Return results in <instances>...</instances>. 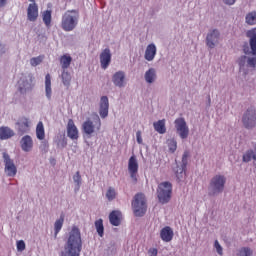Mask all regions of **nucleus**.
<instances>
[{
	"label": "nucleus",
	"instance_id": "obj_30",
	"mask_svg": "<svg viewBox=\"0 0 256 256\" xmlns=\"http://www.w3.org/2000/svg\"><path fill=\"white\" fill-rule=\"evenodd\" d=\"M157 77V74L155 73V69L150 68L148 71L145 73V81L147 83H153Z\"/></svg>",
	"mask_w": 256,
	"mask_h": 256
},
{
	"label": "nucleus",
	"instance_id": "obj_5",
	"mask_svg": "<svg viewBox=\"0 0 256 256\" xmlns=\"http://www.w3.org/2000/svg\"><path fill=\"white\" fill-rule=\"evenodd\" d=\"M82 131L85 135L91 137L93 133H97V131H101V118L99 115H96L94 121L91 119H87L82 124Z\"/></svg>",
	"mask_w": 256,
	"mask_h": 256
},
{
	"label": "nucleus",
	"instance_id": "obj_3",
	"mask_svg": "<svg viewBox=\"0 0 256 256\" xmlns=\"http://www.w3.org/2000/svg\"><path fill=\"white\" fill-rule=\"evenodd\" d=\"M132 209L135 217H143L147 213V198L145 194L137 193L132 200Z\"/></svg>",
	"mask_w": 256,
	"mask_h": 256
},
{
	"label": "nucleus",
	"instance_id": "obj_12",
	"mask_svg": "<svg viewBox=\"0 0 256 256\" xmlns=\"http://www.w3.org/2000/svg\"><path fill=\"white\" fill-rule=\"evenodd\" d=\"M66 131L67 137H69V139L72 141H77L79 139V129L75 125V121H73V119L68 120Z\"/></svg>",
	"mask_w": 256,
	"mask_h": 256
},
{
	"label": "nucleus",
	"instance_id": "obj_37",
	"mask_svg": "<svg viewBox=\"0 0 256 256\" xmlns=\"http://www.w3.org/2000/svg\"><path fill=\"white\" fill-rule=\"evenodd\" d=\"M239 256H253V250L249 247H243L239 250Z\"/></svg>",
	"mask_w": 256,
	"mask_h": 256
},
{
	"label": "nucleus",
	"instance_id": "obj_47",
	"mask_svg": "<svg viewBox=\"0 0 256 256\" xmlns=\"http://www.w3.org/2000/svg\"><path fill=\"white\" fill-rule=\"evenodd\" d=\"M5 3H7V0H0V7H4Z\"/></svg>",
	"mask_w": 256,
	"mask_h": 256
},
{
	"label": "nucleus",
	"instance_id": "obj_4",
	"mask_svg": "<svg viewBox=\"0 0 256 256\" xmlns=\"http://www.w3.org/2000/svg\"><path fill=\"white\" fill-rule=\"evenodd\" d=\"M173 193V185L170 182H162L157 188L158 201L162 204L169 203L171 201V195Z\"/></svg>",
	"mask_w": 256,
	"mask_h": 256
},
{
	"label": "nucleus",
	"instance_id": "obj_23",
	"mask_svg": "<svg viewBox=\"0 0 256 256\" xmlns=\"http://www.w3.org/2000/svg\"><path fill=\"white\" fill-rule=\"evenodd\" d=\"M61 68L63 70L69 69L71 67V63L73 61V58L69 54H64L59 59Z\"/></svg>",
	"mask_w": 256,
	"mask_h": 256
},
{
	"label": "nucleus",
	"instance_id": "obj_25",
	"mask_svg": "<svg viewBox=\"0 0 256 256\" xmlns=\"http://www.w3.org/2000/svg\"><path fill=\"white\" fill-rule=\"evenodd\" d=\"M153 127L155 131H157V133L160 135H165V133H167V128L165 127V119L154 122Z\"/></svg>",
	"mask_w": 256,
	"mask_h": 256
},
{
	"label": "nucleus",
	"instance_id": "obj_38",
	"mask_svg": "<svg viewBox=\"0 0 256 256\" xmlns=\"http://www.w3.org/2000/svg\"><path fill=\"white\" fill-rule=\"evenodd\" d=\"M41 63H43V56L34 57L30 60L32 67H37V65H41Z\"/></svg>",
	"mask_w": 256,
	"mask_h": 256
},
{
	"label": "nucleus",
	"instance_id": "obj_13",
	"mask_svg": "<svg viewBox=\"0 0 256 256\" xmlns=\"http://www.w3.org/2000/svg\"><path fill=\"white\" fill-rule=\"evenodd\" d=\"M111 57V49L105 48L104 50H102V52L100 53V64L102 69H107V67L111 65Z\"/></svg>",
	"mask_w": 256,
	"mask_h": 256
},
{
	"label": "nucleus",
	"instance_id": "obj_48",
	"mask_svg": "<svg viewBox=\"0 0 256 256\" xmlns=\"http://www.w3.org/2000/svg\"><path fill=\"white\" fill-rule=\"evenodd\" d=\"M62 147H67V140L66 139L62 140Z\"/></svg>",
	"mask_w": 256,
	"mask_h": 256
},
{
	"label": "nucleus",
	"instance_id": "obj_36",
	"mask_svg": "<svg viewBox=\"0 0 256 256\" xmlns=\"http://www.w3.org/2000/svg\"><path fill=\"white\" fill-rule=\"evenodd\" d=\"M27 85H29V82H27V80L21 78L18 81V89L20 91V93H25V91H27Z\"/></svg>",
	"mask_w": 256,
	"mask_h": 256
},
{
	"label": "nucleus",
	"instance_id": "obj_35",
	"mask_svg": "<svg viewBox=\"0 0 256 256\" xmlns=\"http://www.w3.org/2000/svg\"><path fill=\"white\" fill-rule=\"evenodd\" d=\"M167 145L169 148L170 153H175L177 151V140L176 139H168Z\"/></svg>",
	"mask_w": 256,
	"mask_h": 256
},
{
	"label": "nucleus",
	"instance_id": "obj_34",
	"mask_svg": "<svg viewBox=\"0 0 256 256\" xmlns=\"http://www.w3.org/2000/svg\"><path fill=\"white\" fill-rule=\"evenodd\" d=\"M247 25H256V12H250L246 15Z\"/></svg>",
	"mask_w": 256,
	"mask_h": 256
},
{
	"label": "nucleus",
	"instance_id": "obj_24",
	"mask_svg": "<svg viewBox=\"0 0 256 256\" xmlns=\"http://www.w3.org/2000/svg\"><path fill=\"white\" fill-rule=\"evenodd\" d=\"M187 159H189V152H184L182 156V168H180V174L179 170L176 171V177L178 179H181L183 177V173H185V169H187Z\"/></svg>",
	"mask_w": 256,
	"mask_h": 256
},
{
	"label": "nucleus",
	"instance_id": "obj_33",
	"mask_svg": "<svg viewBox=\"0 0 256 256\" xmlns=\"http://www.w3.org/2000/svg\"><path fill=\"white\" fill-rule=\"evenodd\" d=\"M116 197H117V191H115V188L109 187L106 192V199H108V201H113L116 199Z\"/></svg>",
	"mask_w": 256,
	"mask_h": 256
},
{
	"label": "nucleus",
	"instance_id": "obj_10",
	"mask_svg": "<svg viewBox=\"0 0 256 256\" xmlns=\"http://www.w3.org/2000/svg\"><path fill=\"white\" fill-rule=\"evenodd\" d=\"M3 159L5 163V173L8 177H15L17 175V166H15V163L9 157V154L6 152L3 153Z\"/></svg>",
	"mask_w": 256,
	"mask_h": 256
},
{
	"label": "nucleus",
	"instance_id": "obj_46",
	"mask_svg": "<svg viewBox=\"0 0 256 256\" xmlns=\"http://www.w3.org/2000/svg\"><path fill=\"white\" fill-rule=\"evenodd\" d=\"M243 51H244V53H245L246 55H249V53H251V52L249 51V46H248L247 44L244 46Z\"/></svg>",
	"mask_w": 256,
	"mask_h": 256
},
{
	"label": "nucleus",
	"instance_id": "obj_18",
	"mask_svg": "<svg viewBox=\"0 0 256 256\" xmlns=\"http://www.w3.org/2000/svg\"><path fill=\"white\" fill-rule=\"evenodd\" d=\"M27 17L28 21H37V17H39V7L37 6V4H29L27 9Z\"/></svg>",
	"mask_w": 256,
	"mask_h": 256
},
{
	"label": "nucleus",
	"instance_id": "obj_42",
	"mask_svg": "<svg viewBox=\"0 0 256 256\" xmlns=\"http://www.w3.org/2000/svg\"><path fill=\"white\" fill-rule=\"evenodd\" d=\"M17 249L19 251H25V241L20 240L17 242Z\"/></svg>",
	"mask_w": 256,
	"mask_h": 256
},
{
	"label": "nucleus",
	"instance_id": "obj_26",
	"mask_svg": "<svg viewBox=\"0 0 256 256\" xmlns=\"http://www.w3.org/2000/svg\"><path fill=\"white\" fill-rule=\"evenodd\" d=\"M45 93H46L47 99L51 101V95L53 93L51 89V74H47L45 76Z\"/></svg>",
	"mask_w": 256,
	"mask_h": 256
},
{
	"label": "nucleus",
	"instance_id": "obj_9",
	"mask_svg": "<svg viewBox=\"0 0 256 256\" xmlns=\"http://www.w3.org/2000/svg\"><path fill=\"white\" fill-rule=\"evenodd\" d=\"M174 124L179 137L187 139V137H189V126H187L185 118H177Z\"/></svg>",
	"mask_w": 256,
	"mask_h": 256
},
{
	"label": "nucleus",
	"instance_id": "obj_27",
	"mask_svg": "<svg viewBox=\"0 0 256 256\" xmlns=\"http://www.w3.org/2000/svg\"><path fill=\"white\" fill-rule=\"evenodd\" d=\"M36 137L39 141H43V139H45V126L41 121H39L36 126Z\"/></svg>",
	"mask_w": 256,
	"mask_h": 256
},
{
	"label": "nucleus",
	"instance_id": "obj_1",
	"mask_svg": "<svg viewBox=\"0 0 256 256\" xmlns=\"http://www.w3.org/2000/svg\"><path fill=\"white\" fill-rule=\"evenodd\" d=\"M82 249L81 231L77 226H73L61 256H80Z\"/></svg>",
	"mask_w": 256,
	"mask_h": 256
},
{
	"label": "nucleus",
	"instance_id": "obj_7",
	"mask_svg": "<svg viewBox=\"0 0 256 256\" xmlns=\"http://www.w3.org/2000/svg\"><path fill=\"white\" fill-rule=\"evenodd\" d=\"M242 123L246 129H253L256 127V110L249 108L242 117Z\"/></svg>",
	"mask_w": 256,
	"mask_h": 256
},
{
	"label": "nucleus",
	"instance_id": "obj_17",
	"mask_svg": "<svg viewBox=\"0 0 256 256\" xmlns=\"http://www.w3.org/2000/svg\"><path fill=\"white\" fill-rule=\"evenodd\" d=\"M216 43H219V30H213L206 37V44L210 49H213Z\"/></svg>",
	"mask_w": 256,
	"mask_h": 256
},
{
	"label": "nucleus",
	"instance_id": "obj_40",
	"mask_svg": "<svg viewBox=\"0 0 256 256\" xmlns=\"http://www.w3.org/2000/svg\"><path fill=\"white\" fill-rule=\"evenodd\" d=\"M247 56H241L239 59H238V64H239V67L240 69H243V67H245V65L247 64Z\"/></svg>",
	"mask_w": 256,
	"mask_h": 256
},
{
	"label": "nucleus",
	"instance_id": "obj_15",
	"mask_svg": "<svg viewBox=\"0 0 256 256\" xmlns=\"http://www.w3.org/2000/svg\"><path fill=\"white\" fill-rule=\"evenodd\" d=\"M20 146L22 151L29 153L33 150V138L30 135H25L20 140Z\"/></svg>",
	"mask_w": 256,
	"mask_h": 256
},
{
	"label": "nucleus",
	"instance_id": "obj_41",
	"mask_svg": "<svg viewBox=\"0 0 256 256\" xmlns=\"http://www.w3.org/2000/svg\"><path fill=\"white\" fill-rule=\"evenodd\" d=\"M215 249L218 253V255H223V248L221 247V244H219V241L214 242Z\"/></svg>",
	"mask_w": 256,
	"mask_h": 256
},
{
	"label": "nucleus",
	"instance_id": "obj_19",
	"mask_svg": "<svg viewBox=\"0 0 256 256\" xmlns=\"http://www.w3.org/2000/svg\"><path fill=\"white\" fill-rule=\"evenodd\" d=\"M121 219H123V214H121V211H119V210H113L109 214V222L114 227H119V225H121Z\"/></svg>",
	"mask_w": 256,
	"mask_h": 256
},
{
	"label": "nucleus",
	"instance_id": "obj_16",
	"mask_svg": "<svg viewBox=\"0 0 256 256\" xmlns=\"http://www.w3.org/2000/svg\"><path fill=\"white\" fill-rule=\"evenodd\" d=\"M174 235L175 234L173 233V229H171L169 226H166L160 230V238L162 241H164V243H171V241H173Z\"/></svg>",
	"mask_w": 256,
	"mask_h": 256
},
{
	"label": "nucleus",
	"instance_id": "obj_29",
	"mask_svg": "<svg viewBox=\"0 0 256 256\" xmlns=\"http://www.w3.org/2000/svg\"><path fill=\"white\" fill-rule=\"evenodd\" d=\"M95 228L99 237H103V235H105V227L103 226V219L100 218L95 221Z\"/></svg>",
	"mask_w": 256,
	"mask_h": 256
},
{
	"label": "nucleus",
	"instance_id": "obj_2",
	"mask_svg": "<svg viewBox=\"0 0 256 256\" xmlns=\"http://www.w3.org/2000/svg\"><path fill=\"white\" fill-rule=\"evenodd\" d=\"M79 24V11L68 10L62 16L61 27L63 31H73Z\"/></svg>",
	"mask_w": 256,
	"mask_h": 256
},
{
	"label": "nucleus",
	"instance_id": "obj_39",
	"mask_svg": "<svg viewBox=\"0 0 256 256\" xmlns=\"http://www.w3.org/2000/svg\"><path fill=\"white\" fill-rule=\"evenodd\" d=\"M73 181L76 183L77 187H81V173L79 171L73 176Z\"/></svg>",
	"mask_w": 256,
	"mask_h": 256
},
{
	"label": "nucleus",
	"instance_id": "obj_21",
	"mask_svg": "<svg viewBox=\"0 0 256 256\" xmlns=\"http://www.w3.org/2000/svg\"><path fill=\"white\" fill-rule=\"evenodd\" d=\"M155 55H157V47L155 44H149L146 47L144 59H146V61H153V59H155Z\"/></svg>",
	"mask_w": 256,
	"mask_h": 256
},
{
	"label": "nucleus",
	"instance_id": "obj_45",
	"mask_svg": "<svg viewBox=\"0 0 256 256\" xmlns=\"http://www.w3.org/2000/svg\"><path fill=\"white\" fill-rule=\"evenodd\" d=\"M223 2L225 3V5H235L237 0H223Z\"/></svg>",
	"mask_w": 256,
	"mask_h": 256
},
{
	"label": "nucleus",
	"instance_id": "obj_31",
	"mask_svg": "<svg viewBox=\"0 0 256 256\" xmlns=\"http://www.w3.org/2000/svg\"><path fill=\"white\" fill-rule=\"evenodd\" d=\"M61 79L63 85H65L66 87H69V85H71V73H69L67 70H63L61 74Z\"/></svg>",
	"mask_w": 256,
	"mask_h": 256
},
{
	"label": "nucleus",
	"instance_id": "obj_6",
	"mask_svg": "<svg viewBox=\"0 0 256 256\" xmlns=\"http://www.w3.org/2000/svg\"><path fill=\"white\" fill-rule=\"evenodd\" d=\"M225 183H227V178H225V176H214L210 181V195H217V193H223V189H225Z\"/></svg>",
	"mask_w": 256,
	"mask_h": 256
},
{
	"label": "nucleus",
	"instance_id": "obj_14",
	"mask_svg": "<svg viewBox=\"0 0 256 256\" xmlns=\"http://www.w3.org/2000/svg\"><path fill=\"white\" fill-rule=\"evenodd\" d=\"M99 114L102 119H105L109 115V98L107 96H102L100 99Z\"/></svg>",
	"mask_w": 256,
	"mask_h": 256
},
{
	"label": "nucleus",
	"instance_id": "obj_44",
	"mask_svg": "<svg viewBox=\"0 0 256 256\" xmlns=\"http://www.w3.org/2000/svg\"><path fill=\"white\" fill-rule=\"evenodd\" d=\"M158 253H159V250H157V248H150L148 250V255H150V256H157Z\"/></svg>",
	"mask_w": 256,
	"mask_h": 256
},
{
	"label": "nucleus",
	"instance_id": "obj_11",
	"mask_svg": "<svg viewBox=\"0 0 256 256\" xmlns=\"http://www.w3.org/2000/svg\"><path fill=\"white\" fill-rule=\"evenodd\" d=\"M16 125L18 126L17 133L20 136H23L25 133H29V131H31V121H29V119L26 117L20 118Z\"/></svg>",
	"mask_w": 256,
	"mask_h": 256
},
{
	"label": "nucleus",
	"instance_id": "obj_49",
	"mask_svg": "<svg viewBox=\"0 0 256 256\" xmlns=\"http://www.w3.org/2000/svg\"><path fill=\"white\" fill-rule=\"evenodd\" d=\"M29 1H31L32 3H35V0H29Z\"/></svg>",
	"mask_w": 256,
	"mask_h": 256
},
{
	"label": "nucleus",
	"instance_id": "obj_22",
	"mask_svg": "<svg viewBox=\"0 0 256 256\" xmlns=\"http://www.w3.org/2000/svg\"><path fill=\"white\" fill-rule=\"evenodd\" d=\"M112 81L116 87H124L125 85V72L123 71H118L116 72L113 77Z\"/></svg>",
	"mask_w": 256,
	"mask_h": 256
},
{
	"label": "nucleus",
	"instance_id": "obj_28",
	"mask_svg": "<svg viewBox=\"0 0 256 256\" xmlns=\"http://www.w3.org/2000/svg\"><path fill=\"white\" fill-rule=\"evenodd\" d=\"M63 223H65V215L61 214L60 218L54 223L55 235H58L59 231L63 229Z\"/></svg>",
	"mask_w": 256,
	"mask_h": 256
},
{
	"label": "nucleus",
	"instance_id": "obj_20",
	"mask_svg": "<svg viewBox=\"0 0 256 256\" xmlns=\"http://www.w3.org/2000/svg\"><path fill=\"white\" fill-rule=\"evenodd\" d=\"M11 137H15V131L9 128L8 126L0 127V139L1 141H6L7 139H11Z\"/></svg>",
	"mask_w": 256,
	"mask_h": 256
},
{
	"label": "nucleus",
	"instance_id": "obj_8",
	"mask_svg": "<svg viewBox=\"0 0 256 256\" xmlns=\"http://www.w3.org/2000/svg\"><path fill=\"white\" fill-rule=\"evenodd\" d=\"M128 172L133 183H137V177L139 173V162L137 161L136 155H132L128 160Z\"/></svg>",
	"mask_w": 256,
	"mask_h": 256
},
{
	"label": "nucleus",
	"instance_id": "obj_43",
	"mask_svg": "<svg viewBox=\"0 0 256 256\" xmlns=\"http://www.w3.org/2000/svg\"><path fill=\"white\" fill-rule=\"evenodd\" d=\"M136 141L139 145L143 144V137L141 136V131L136 132Z\"/></svg>",
	"mask_w": 256,
	"mask_h": 256
},
{
	"label": "nucleus",
	"instance_id": "obj_32",
	"mask_svg": "<svg viewBox=\"0 0 256 256\" xmlns=\"http://www.w3.org/2000/svg\"><path fill=\"white\" fill-rule=\"evenodd\" d=\"M43 23L49 29L51 27V10H46L42 14Z\"/></svg>",
	"mask_w": 256,
	"mask_h": 256
}]
</instances>
